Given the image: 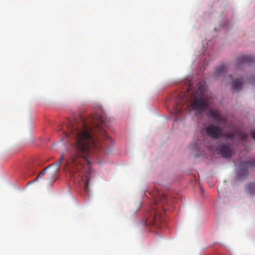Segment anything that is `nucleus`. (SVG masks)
Instances as JSON below:
<instances>
[{
	"label": "nucleus",
	"mask_w": 255,
	"mask_h": 255,
	"mask_svg": "<svg viewBox=\"0 0 255 255\" xmlns=\"http://www.w3.org/2000/svg\"><path fill=\"white\" fill-rule=\"evenodd\" d=\"M65 159V155L63 153L61 154L59 159L54 163L51 164L43 169L37 175V177L34 179L31 182L37 181L38 179L43 176L46 172L47 170L50 167L54 166V170L49 173V180L50 181H54L56 180V178L55 177L56 174L59 171L61 163L63 160Z\"/></svg>",
	"instance_id": "39448f33"
},
{
	"label": "nucleus",
	"mask_w": 255,
	"mask_h": 255,
	"mask_svg": "<svg viewBox=\"0 0 255 255\" xmlns=\"http://www.w3.org/2000/svg\"><path fill=\"white\" fill-rule=\"evenodd\" d=\"M205 131L207 134L212 138L217 139L219 137L223 136L230 139H234L237 138L242 141H245L248 137V135L245 132L240 131H225L223 132V129L219 125H210L205 128Z\"/></svg>",
	"instance_id": "20e7f679"
},
{
	"label": "nucleus",
	"mask_w": 255,
	"mask_h": 255,
	"mask_svg": "<svg viewBox=\"0 0 255 255\" xmlns=\"http://www.w3.org/2000/svg\"><path fill=\"white\" fill-rule=\"evenodd\" d=\"M251 133L252 137L255 140V128H254L252 129Z\"/></svg>",
	"instance_id": "4468645a"
},
{
	"label": "nucleus",
	"mask_w": 255,
	"mask_h": 255,
	"mask_svg": "<svg viewBox=\"0 0 255 255\" xmlns=\"http://www.w3.org/2000/svg\"><path fill=\"white\" fill-rule=\"evenodd\" d=\"M230 77H232V76H230ZM237 77H234V78H231V79H232V81L233 80H235L236 79V78H237Z\"/></svg>",
	"instance_id": "f3484780"
},
{
	"label": "nucleus",
	"mask_w": 255,
	"mask_h": 255,
	"mask_svg": "<svg viewBox=\"0 0 255 255\" xmlns=\"http://www.w3.org/2000/svg\"><path fill=\"white\" fill-rule=\"evenodd\" d=\"M197 89L194 91L190 88L185 92L180 93L174 105V113L179 115L183 112L182 106L188 103V107L197 112L202 113L210 106V99L207 95L206 86L199 83Z\"/></svg>",
	"instance_id": "f03ea898"
},
{
	"label": "nucleus",
	"mask_w": 255,
	"mask_h": 255,
	"mask_svg": "<svg viewBox=\"0 0 255 255\" xmlns=\"http://www.w3.org/2000/svg\"><path fill=\"white\" fill-rule=\"evenodd\" d=\"M226 65L225 64H222L216 69L213 74V76L215 78L217 79L219 77L224 74L226 73Z\"/></svg>",
	"instance_id": "9d476101"
},
{
	"label": "nucleus",
	"mask_w": 255,
	"mask_h": 255,
	"mask_svg": "<svg viewBox=\"0 0 255 255\" xmlns=\"http://www.w3.org/2000/svg\"><path fill=\"white\" fill-rule=\"evenodd\" d=\"M232 88L237 91H239L241 90L243 85V78L238 77L235 80H233L232 83Z\"/></svg>",
	"instance_id": "9b49d317"
},
{
	"label": "nucleus",
	"mask_w": 255,
	"mask_h": 255,
	"mask_svg": "<svg viewBox=\"0 0 255 255\" xmlns=\"http://www.w3.org/2000/svg\"><path fill=\"white\" fill-rule=\"evenodd\" d=\"M205 146L206 147H207L208 148H210V145H207L206 144V140H205V144L202 146V148H204V146ZM202 149H201V152H203V150H202Z\"/></svg>",
	"instance_id": "2eb2a0df"
},
{
	"label": "nucleus",
	"mask_w": 255,
	"mask_h": 255,
	"mask_svg": "<svg viewBox=\"0 0 255 255\" xmlns=\"http://www.w3.org/2000/svg\"><path fill=\"white\" fill-rule=\"evenodd\" d=\"M208 116L216 122L218 123L223 122L224 119L220 116V113L218 110H210L208 113Z\"/></svg>",
	"instance_id": "1a4fd4ad"
},
{
	"label": "nucleus",
	"mask_w": 255,
	"mask_h": 255,
	"mask_svg": "<svg viewBox=\"0 0 255 255\" xmlns=\"http://www.w3.org/2000/svg\"><path fill=\"white\" fill-rule=\"evenodd\" d=\"M218 152L223 157H227L232 155V151L230 145L226 143H221L217 148Z\"/></svg>",
	"instance_id": "0eeeda50"
},
{
	"label": "nucleus",
	"mask_w": 255,
	"mask_h": 255,
	"mask_svg": "<svg viewBox=\"0 0 255 255\" xmlns=\"http://www.w3.org/2000/svg\"><path fill=\"white\" fill-rule=\"evenodd\" d=\"M102 123L101 116L95 113L87 118L81 117L78 119L67 120L58 128L65 137L72 138L70 143L69 158L66 160L63 169H68L73 176L81 171L83 161L86 162L88 168L85 171L84 177L86 190H88L91 172L89 159L101 146L98 135L108 137L101 125Z\"/></svg>",
	"instance_id": "f257e3e1"
},
{
	"label": "nucleus",
	"mask_w": 255,
	"mask_h": 255,
	"mask_svg": "<svg viewBox=\"0 0 255 255\" xmlns=\"http://www.w3.org/2000/svg\"><path fill=\"white\" fill-rule=\"evenodd\" d=\"M255 57L252 55H244L238 57L237 59V68H240L242 65L249 64L254 62Z\"/></svg>",
	"instance_id": "6e6552de"
},
{
	"label": "nucleus",
	"mask_w": 255,
	"mask_h": 255,
	"mask_svg": "<svg viewBox=\"0 0 255 255\" xmlns=\"http://www.w3.org/2000/svg\"><path fill=\"white\" fill-rule=\"evenodd\" d=\"M205 144V140L203 141L201 140H198L196 142L194 143L192 146V150L195 151H200L202 149V146Z\"/></svg>",
	"instance_id": "ddd939ff"
},
{
	"label": "nucleus",
	"mask_w": 255,
	"mask_h": 255,
	"mask_svg": "<svg viewBox=\"0 0 255 255\" xmlns=\"http://www.w3.org/2000/svg\"><path fill=\"white\" fill-rule=\"evenodd\" d=\"M255 80V78L254 77H253L252 79H249L248 80V82H252L254 80Z\"/></svg>",
	"instance_id": "dca6fc26"
},
{
	"label": "nucleus",
	"mask_w": 255,
	"mask_h": 255,
	"mask_svg": "<svg viewBox=\"0 0 255 255\" xmlns=\"http://www.w3.org/2000/svg\"><path fill=\"white\" fill-rule=\"evenodd\" d=\"M245 190L247 194L250 195H255V182H251L245 187Z\"/></svg>",
	"instance_id": "f8f14e48"
},
{
	"label": "nucleus",
	"mask_w": 255,
	"mask_h": 255,
	"mask_svg": "<svg viewBox=\"0 0 255 255\" xmlns=\"http://www.w3.org/2000/svg\"><path fill=\"white\" fill-rule=\"evenodd\" d=\"M170 200L169 197L165 194L159 193L157 198L155 200L154 204L151 207L152 217L143 221V224L152 225L157 227L162 220V213L161 211L165 212L166 208L165 206L170 204Z\"/></svg>",
	"instance_id": "7ed1b4c3"
},
{
	"label": "nucleus",
	"mask_w": 255,
	"mask_h": 255,
	"mask_svg": "<svg viewBox=\"0 0 255 255\" xmlns=\"http://www.w3.org/2000/svg\"><path fill=\"white\" fill-rule=\"evenodd\" d=\"M237 176L240 179L246 178L248 175V169L255 167V158L247 161L241 160L236 164Z\"/></svg>",
	"instance_id": "423d86ee"
}]
</instances>
